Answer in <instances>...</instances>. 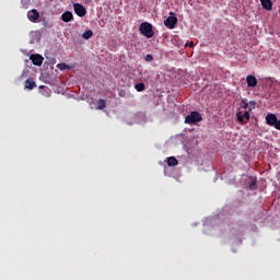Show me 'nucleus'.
I'll list each match as a JSON object with an SVG mask.
<instances>
[{"mask_svg": "<svg viewBox=\"0 0 280 280\" xmlns=\"http://www.w3.org/2000/svg\"><path fill=\"white\" fill-rule=\"evenodd\" d=\"M57 69H59L60 71H69L71 67L65 62H61L57 65Z\"/></svg>", "mask_w": 280, "mask_h": 280, "instance_id": "nucleus-14", "label": "nucleus"}, {"mask_svg": "<svg viewBox=\"0 0 280 280\" xmlns=\"http://www.w3.org/2000/svg\"><path fill=\"white\" fill-rule=\"evenodd\" d=\"M118 95H119V97H126V92H125V91H120V92L118 93Z\"/></svg>", "mask_w": 280, "mask_h": 280, "instance_id": "nucleus-22", "label": "nucleus"}, {"mask_svg": "<svg viewBox=\"0 0 280 280\" xmlns=\"http://www.w3.org/2000/svg\"><path fill=\"white\" fill-rule=\"evenodd\" d=\"M264 10H272V0H260Z\"/></svg>", "mask_w": 280, "mask_h": 280, "instance_id": "nucleus-11", "label": "nucleus"}, {"mask_svg": "<svg viewBox=\"0 0 280 280\" xmlns=\"http://www.w3.org/2000/svg\"><path fill=\"white\" fill-rule=\"evenodd\" d=\"M236 117L240 124H248V121H250V112L248 110V102H246V100L242 101Z\"/></svg>", "mask_w": 280, "mask_h": 280, "instance_id": "nucleus-1", "label": "nucleus"}, {"mask_svg": "<svg viewBox=\"0 0 280 280\" xmlns=\"http://www.w3.org/2000/svg\"><path fill=\"white\" fill-rule=\"evenodd\" d=\"M152 60H154V57L151 54L145 56V61L147 62H152Z\"/></svg>", "mask_w": 280, "mask_h": 280, "instance_id": "nucleus-20", "label": "nucleus"}, {"mask_svg": "<svg viewBox=\"0 0 280 280\" xmlns=\"http://www.w3.org/2000/svg\"><path fill=\"white\" fill-rule=\"evenodd\" d=\"M246 83L247 86H249V89H255V86H257V78H255V75H247L246 77Z\"/></svg>", "mask_w": 280, "mask_h": 280, "instance_id": "nucleus-8", "label": "nucleus"}, {"mask_svg": "<svg viewBox=\"0 0 280 280\" xmlns=\"http://www.w3.org/2000/svg\"><path fill=\"white\" fill-rule=\"evenodd\" d=\"M248 187L252 191H255V189H257V179H252Z\"/></svg>", "mask_w": 280, "mask_h": 280, "instance_id": "nucleus-18", "label": "nucleus"}, {"mask_svg": "<svg viewBox=\"0 0 280 280\" xmlns=\"http://www.w3.org/2000/svg\"><path fill=\"white\" fill-rule=\"evenodd\" d=\"M184 121L185 124H189V126H196V124L202 121V114L198 112H191L185 117Z\"/></svg>", "mask_w": 280, "mask_h": 280, "instance_id": "nucleus-3", "label": "nucleus"}, {"mask_svg": "<svg viewBox=\"0 0 280 280\" xmlns=\"http://www.w3.org/2000/svg\"><path fill=\"white\" fill-rule=\"evenodd\" d=\"M30 60L35 67H42L45 58L40 55H31Z\"/></svg>", "mask_w": 280, "mask_h": 280, "instance_id": "nucleus-7", "label": "nucleus"}, {"mask_svg": "<svg viewBox=\"0 0 280 280\" xmlns=\"http://www.w3.org/2000/svg\"><path fill=\"white\" fill-rule=\"evenodd\" d=\"M273 128H276V130H280V119L276 120V125H273Z\"/></svg>", "mask_w": 280, "mask_h": 280, "instance_id": "nucleus-21", "label": "nucleus"}, {"mask_svg": "<svg viewBox=\"0 0 280 280\" xmlns=\"http://www.w3.org/2000/svg\"><path fill=\"white\" fill-rule=\"evenodd\" d=\"M97 110H104V108H106V101H104L103 98H100L97 101Z\"/></svg>", "mask_w": 280, "mask_h": 280, "instance_id": "nucleus-15", "label": "nucleus"}, {"mask_svg": "<svg viewBox=\"0 0 280 280\" xmlns=\"http://www.w3.org/2000/svg\"><path fill=\"white\" fill-rule=\"evenodd\" d=\"M39 89H45V85H40Z\"/></svg>", "mask_w": 280, "mask_h": 280, "instance_id": "nucleus-24", "label": "nucleus"}, {"mask_svg": "<svg viewBox=\"0 0 280 280\" xmlns=\"http://www.w3.org/2000/svg\"><path fill=\"white\" fill-rule=\"evenodd\" d=\"M25 89H28V91L36 89V82H34L32 79H27L25 81Z\"/></svg>", "mask_w": 280, "mask_h": 280, "instance_id": "nucleus-12", "label": "nucleus"}, {"mask_svg": "<svg viewBox=\"0 0 280 280\" xmlns=\"http://www.w3.org/2000/svg\"><path fill=\"white\" fill-rule=\"evenodd\" d=\"M247 104H248L247 110L250 113V110H254L256 103L255 101H249V103Z\"/></svg>", "mask_w": 280, "mask_h": 280, "instance_id": "nucleus-19", "label": "nucleus"}, {"mask_svg": "<svg viewBox=\"0 0 280 280\" xmlns=\"http://www.w3.org/2000/svg\"><path fill=\"white\" fill-rule=\"evenodd\" d=\"M27 19L31 23H37L38 19H40V13L36 9H32L27 12Z\"/></svg>", "mask_w": 280, "mask_h": 280, "instance_id": "nucleus-5", "label": "nucleus"}, {"mask_svg": "<svg viewBox=\"0 0 280 280\" xmlns=\"http://www.w3.org/2000/svg\"><path fill=\"white\" fill-rule=\"evenodd\" d=\"M93 36V31L88 30L82 34V38H84V40H89V38H92Z\"/></svg>", "mask_w": 280, "mask_h": 280, "instance_id": "nucleus-16", "label": "nucleus"}, {"mask_svg": "<svg viewBox=\"0 0 280 280\" xmlns=\"http://www.w3.org/2000/svg\"><path fill=\"white\" fill-rule=\"evenodd\" d=\"M177 23H178V18H176V15L173 12H171L170 16L164 21V25L165 27H168V30H174Z\"/></svg>", "mask_w": 280, "mask_h": 280, "instance_id": "nucleus-4", "label": "nucleus"}, {"mask_svg": "<svg viewBox=\"0 0 280 280\" xmlns=\"http://www.w3.org/2000/svg\"><path fill=\"white\" fill-rule=\"evenodd\" d=\"M185 46L186 47H194V42H187Z\"/></svg>", "mask_w": 280, "mask_h": 280, "instance_id": "nucleus-23", "label": "nucleus"}, {"mask_svg": "<svg viewBox=\"0 0 280 280\" xmlns=\"http://www.w3.org/2000/svg\"><path fill=\"white\" fill-rule=\"evenodd\" d=\"M166 163L168 167H176L178 165V160H176L174 156L167 158Z\"/></svg>", "mask_w": 280, "mask_h": 280, "instance_id": "nucleus-13", "label": "nucleus"}, {"mask_svg": "<svg viewBox=\"0 0 280 280\" xmlns=\"http://www.w3.org/2000/svg\"><path fill=\"white\" fill-rule=\"evenodd\" d=\"M277 115H275V114H267V116H266V124L268 125V126H272V127H275V125L277 124Z\"/></svg>", "mask_w": 280, "mask_h": 280, "instance_id": "nucleus-9", "label": "nucleus"}, {"mask_svg": "<svg viewBox=\"0 0 280 280\" xmlns=\"http://www.w3.org/2000/svg\"><path fill=\"white\" fill-rule=\"evenodd\" d=\"M139 32L142 34V36H145V38H152L154 36V30L152 24L149 22L141 23L139 26Z\"/></svg>", "mask_w": 280, "mask_h": 280, "instance_id": "nucleus-2", "label": "nucleus"}, {"mask_svg": "<svg viewBox=\"0 0 280 280\" xmlns=\"http://www.w3.org/2000/svg\"><path fill=\"white\" fill-rule=\"evenodd\" d=\"M61 21H63V23H69L73 21V13H71V11L63 12L61 14Z\"/></svg>", "mask_w": 280, "mask_h": 280, "instance_id": "nucleus-10", "label": "nucleus"}, {"mask_svg": "<svg viewBox=\"0 0 280 280\" xmlns=\"http://www.w3.org/2000/svg\"><path fill=\"white\" fill-rule=\"evenodd\" d=\"M135 89H136V91H138V93H141V92L145 91V84H143V83H137V84L135 85Z\"/></svg>", "mask_w": 280, "mask_h": 280, "instance_id": "nucleus-17", "label": "nucleus"}, {"mask_svg": "<svg viewBox=\"0 0 280 280\" xmlns=\"http://www.w3.org/2000/svg\"><path fill=\"white\" fill-rule=\"evenodd\" d=\"M73 8L77 16H86V8H84V5L74 3Z\"/></svg>", "mask_w": 280, "mask_h": 280, "instance_id": "nucleus-6", "label": "nucleus"}]
</instances>
